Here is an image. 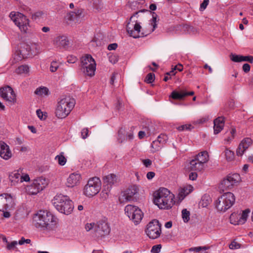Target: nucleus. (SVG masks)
Returning a JSON list of instances; mask_svg holds the SVG:
<instances>
[{
    "label": "nucleus",
    "instance_id": "obj_39",
    "mask_svg": "<svg viewBox=\"0 0 253 253\" xmlns=\"http://www.w3.org/2000/svg\"><path fill=\"white\" fill-rule=\"evenodd\" d=\"M242 56L243 55H236L232 53L230 55V59L232 61L235 62H240L242 61Z\"/></svg>",
    "mask_w": 253,
    "mask_h": 253
},
{
    "label": "nucleus",
    "instance_id": "obj_33",
    "mask_svg": "<svg viewBox=\"0 0 253 253\" xmlns=\"http://www.w3.org/2000/svg\"><path fill=\"white\" fill-rule=\"evenodd\" d=\"M49 90L46 87H40L35 91V93L38 95H48Z\"/></svg>",
    "mask_w": 253,
    "mask_h": 253
},
{
    "label": "nucleus",
    "instance_id": "obj_13",
    "mask_svg": "<svg viewBox=\"0 0 253 253\" xmlns=\"http://www.w3.org/2000/svg\"><path fill=\"white\" fill-rule=\"evenodd\" d=\"M48 184L47 180L43 177L34 179L32 183L27 187L26 191L30 195H36L42 190Z\"/></svg>",
    "mask_w": 253,
    "mask_h": 253
},
{
    "label": "nucleus",
    "instance_id": "obj_35",
    "mask_svg": "<svg viewBox=\"0 0 253 253\" xmlns=\"http://www.w3.org/2000/svg\"><path fill=\"white\" fill-rule=\"evenodd\" d=\"M225 156L228 161H231L234 159V152L227 148L225 150Z\"/></svg>",
    "mask_w": 253,
    "mask_h": 253
},
{
    "label": "nucleus",
    "instance_id": "obj_36",
    "mask_svg": "<svg viewBox=\"0 0 253 253\" xmlns=\"http://www.w3.org/2000/svg\"><path fill=\"white\" fill-rule=\"evenodd\" d=\"M250 211L249 209H246L244 211L242 212V214L240 216L239 221L240 222L244 223L248 216V214L250 212Z\"/></svg>",
    "mask_w": 253,
    "mask_h": 253
},
{
    "label": "nucleus",
    "instance_id": "obj_61",
    "mask_svg": "<svg viewBox=\"0 0 253 253\" xmlns=\"http://www.w3.org/2000/svg\"><path fill=\"white\" fill-rule=\"evenodd\" d=\"M189 179L192 180H195L197 177V174L195 172H192L189 174Z\"/></svg>",
    "mask_w": 253,
    "mask_h": 253
},
{
    "label": "nucleus",
    "instance_id": "obj_1",
    "mask_svg": "<svg viewBox=\"0 0 253 253\" xmlns=\"http://www.w3.org/2000/svg\"><path fill=\"white\" fill-rule=\"evenodd\" d=\"M57 219L51 213L47 211H40L33 218V224L42 230H51L57 224Z\"/></svg>",
    "mask_w": 253,
    "mask_h": 253
},
{
    "label": "nucleus",
    "instance_id": "obj_48",
    "mask_svg": "<svg viewBox=\"0 0 253 253\" xmlns=\"http://www.w3.org/2000/svg\"><path fill=\"white\" fill-rule=\"evenodd\" d=\"M209 119L208 117H203L194 122V124H202L207 122Z\"/></svg>",
    "mask_w": 253,
    "mask_h": 253
},
{
    "label": "nucleus",
    "instance_id": "obj_50",
    "mask_svg": "<svg viewBox=\"0 0 253 253\" xmlns=\"http://www.w3.org/2000/svg\"><path fill=\"white\" fill-rule=\"evenodd\" d=\"M109 60L112 63L115 64L118 61V57L116 55H111L109 57Z\"/></svg>",
    "mask_w": 253,
    "mask_h": 253
},
{
    "label": "nucleus",
    "instance_id": "obj_47",
    "mask_svg": "<svg viewBox=\"0 0 253 253\" xmlns=\"http://www.w3.org/2000/svg\"><path fill=\"white\" fill-rule=\"evenodd\" d=\"M207 250L206 247H194V248H191L189 249L190 251H194L196 252H200L201 251L205 252Z\"/></svg>",
    "mask_w": 253,
    "mask_h": 253
},
{
    "label": "nucleus",
    "instance_id": "obj_26",
    "mask_svg": "<svg viewBox=\"0 0 253 253\" xmlns=\"http://www.w3.org/2000/svg\"><path fill=\"white\" fill-rule=\"evenodd\" d=\"M21 173L20 170L14 171L9 175V179L11 181V185H15L16 183L20 182Z\"/></svg>",
    "mask_w": 253,
    "mask_h": 253
},
{
    "label": "nucleus",
    "instance_id": "obj_29",
    "mask_svg": "<svg viewBox=\"0 0 253 253\" xmlns=\"http://www.w3.org/2000/svg\"><path fill=\"white\" fill-rule=\"evenodd\" d=\"M193 191V187L191 185H188L181 188L179 192V198L183 199L187 195Z\"/></svg>",
    "mask_w": 253,
    "mask_h": 253
},
{
    "label": "nucleus",
    "instance_id": "obj_49",
    "mask_svg": "<svg viewBox=\"0 0 253 253\" xmlns=\"http://www.w3.org/2000/svg\"><path fill=\"white\" fill-rule=\"evenodd\" d=\"M17 244V242L16 241H12L11 243H8L7 245L6 248L8 250H11L14 249L16 245Z\"/></svg>",
    "mask_w": 253,
    "mask_h": 253
},
{
    "label": "nucleus",
    "instance_id": "obj_44",
    "mask_svg": "<svg viewBox=\"0 0 253 253\" xmlns=\"http://www.w3.org/2000/svg\"><path fill=\"white\" fill-rule=\"evenodd\" d=\"M95 226V223H87L85 226V228L87 231H89L91 230H93V235H94V231Z\"/></svg>",
    "mask_w": 253,
    "mask_h": 253
},
{
    "label": "nucleus",
    "instance_id": "obj_23",
    "mask_svg": "<svg viewBox=\"0 0 253 253\" xmlns=\"http://www.w3.org/2000/svg\"><path fill=\"white\" fill-rule=\"evenodd\" d=\"M213 123L214 133V134H218L223 128L224 126V118L218 117L214 120Z\"/></svg>",
    "mask_w": 253,
    "mask_h": 253
},
{
    "label": "nucleus",
    "instance_id": "obj_41",
    "mask_svg": "<svg viewBox=\"0 0 253 253\" xmlns=\"http://www.w3.org/2000/svg\"><path fill=\"white\" fill-rule=\"evenodd\" d=\"M155 79V74L152 73H150L147 74L145 78V82L148 84L152 83Z\"/></svg>",
    "mask_w": 253,
    "mask_h": 253
},
{
    "label": "nucleus",
    "instance_id": "obj_43",
    "mask_svg": "<svg viewBox=\"0 0 253 253\" xmlns=\"http://www.w3.org/2000/svg\"><path fill=\"white\" fill-rule=\"evenodd\" d=\"M59 67V65L56 61H53L50 66V71L51 72H55Z\"/></svg>",
    "mask_w": 253,
    "mask_h": 253
},
{
    "label": "nucleus",
    "instance_id": "obj_62",
    "mask_svg": "<svg viewBox=\"0 0 253 253\" xmlns=\"http://www.w3.org/2000/svg\"><path fill=\"white\" fill-rule=\"evenodd\" d=\"M118 47V44L116 43L110 44L108 46V49L109 50H115Z\"/></svg>",
    "mask_w": 253,
    "mask_h": 253
},
{
    "label": "nucleus",
    "instance_id": "obj_64",
    "mask_svg": "<svg viewBox=\"0 0 253 253\" xmlns=\"http://www.w3.org/2000/svg\"><path fill=\"white\" fill-rule=\"evenodd\" d=\"M173 70L175 71L176 70L181 72L183 70V66L180 64H178V65H176L174 68Z\"/></svg>",
    "mask_w": 253,
    "mask_h": 253
},
{
    "label": "nucleus",
    "instance_id": "obj_59",
    "mask_svg": "<svg viewBox=\"0 0 253 253\" xmlns=\"http://www.w3.org/2000/svg\"><path fill=\"white\" fill-rule=\"evenodd\" d=\"M77 14L75 12H71L69 13V19L70 20H74L77 18Z\"/></svg>",
    "mask_w": 253,
    "mask_h": 253
},
{
    "label": "nucleus",
    "instance_id": "obj_17",
    "mask_svg": "<svg viewBox=\"0 0 253 253\" xmlns=\"http://www.w3.org/2000/svg\"><path fill=\"white\" fill-rule=\"evenodd\" d=\"M14 202L13 198L7 194L0 195V211L10 210L13 207Z\"/></svg>",
    "mask_w": 253,
    "mask_h": 253
},
{
    "label": "nucleus",
    "instance_id": "obj_63",
    "mask_svg": "<svg viewBox=\"0 0 253 253\" xmlns=\"http://www.w3.org/2000/svg\"><path fill=\"white\" fill-rule=\"evenodd\" d=\"M155 175V172L153 171H149L147 173L146 176L148 179H152Z\"/></svg>",
    "mask_w": 253,
    "mask_h": 253
},
{
    "label": "nucleus",
    "instance_id": "obj_4",
    "mask_svg": "<svg viewBox=\"0 0 253 253\" xmlns=\"http://www.w3.org/2000/svg\"><path fill=\"white\" fill-rule=\"evenodd\" d=\"M75 104L74 99L69 97L61 98L58 103L55 111L57 117L60 119L66 118L70 113Z\"/></svg>",
    "mask_w": 253,
    "mask_h": 253
},
{
    "label": "nucleus",
    "instance_id": "obj_27",
    "mask_svg": "<svg viewBox=\"0 0 253 253\" xmlns=\"http://www.w3.org/2000/svg\"><path fill=\"white\" fill-rule=\"evenodd\" d=\"M194 159L204 165L209 161V155L207 151H203L196 155Z\"/></svg>",
    "mask_w": 253,
    "mask_h": 253
},
{
    "label": "nucleus",
    "instance_id": "obj_2",
    "mask_svg": "<svg viewBox=\"0 0 253 253\" xmlns=\"http://www.w3.org/2000/svg\"><path fill=\"white\" fill-rule=\"evenodd\" d=\"M174 197L168 189L160 188L154 193V203L160 209H169L175 203Z\"/></svg>",
    "mask_w": 253,
    "mask_h": 253
},
{
    "label": "nucleus",
    "instance_id": "obj_45",
    "mask_svg": "<svg viewBox=\"0 0 253 253\" xmlns=\"http://www.w3.org/2000/svg\"><path fill=\"white\" fill-rule=\"evenodd\" d=\"M162 246L161 244L154 245L152 247L151 252L153 253H159L160 252Z\"/></svg>",
    "mask_w": 253,
    "mask_h": 253
},
{
    "label": "nucleus",
    "instance_id": "obj_28",
    "mask_svg": "<svg viewBox=\"0 0 253 253\" xmlns=\"http://www.w3.org/2000/svg\"><path fill=\"white\" fill-rule=\"evenodd\" d=\"M145 131H140L138 132V137L140 139L143 138L146 133L150 135L154 133L153 126L152 124L149 125L147 126H145Z\"/></svg>",
    "mask_w": 253,
    "mask_h": 253
},
{
    "label": "nucleus",
    "instance_id": "obj_24",
    "mask_svg": "<svg viewBox=\"0 0 253 253\" xmlns=\"http://www.w3.org/2000/svg\"><path fill=\"white\" fill-rule=\"evenodd\" d=\"M104 183L107 185V188H110L118 181L117 176L114 174H110L105 176L103 178Z\"/></svg>",
    "mask_w": 253,
    "mask_h": 253
},
{
    "label": "nucleus",
    "instance_id": "obj_16",
    "mask_svg": "<svg viewBox=\"0 0 253 253\" xmlns=\"http://www.w3.org/2000/svg\"><path fill=\"white\" fill-rule=\"evenodd\" d=\"M0 96L11 104L16 102V94L13 89L8 85L0 88Z\"/></svg>",
    "mask_w": 253,
    "mask_h": 253
},
{
    "label": "nucleus",
    "instance_id": "obj_20",
    "mask_svg": "<svg viewBox=\"0 0 253 253\" xmlns=\"http://www.w3.org/2000/svg\"><path fill=\"white\" fill-rule=\"evenodd\" d=\"M81 176L79 173H73L67 179L66 185L68 187H73L80 182Z\"/></svg>",
    "mask_w": 253,
    "mask_h": 253
},
{
    "label": "nucleus",
    "instance_id": "obj_3",
    "mask_svg": "<svg viewBox=\"0 0 253 253\" xmlns=\"http://www.w3.org/2000/svg\"><path fill=\"white\" fill-rule=\"evenodd\" d=\"M56 209L61 213L66 215L70 214L73 209V203L67 196L62 194L56 195L52 201Z\"/></svg>",
    "mask_w": 253,
    "mask_h": 253
},
{
    "label": "nucleus",
    "instance_id": "obj_58",
    "mask_svg": "<svg viewBox=\"0 0 253 253\" xmlns=\"http://www.w3.org/2000/svg\"><path fill=\"white\" fill-rule=\"evenodd\" d=\"M250 65L248 63H245L243 66V70L245 73H248L250 70Z\"/></svg>",
    "mask_w": 253,
    "mask_h": 253
},
{
    "label": "nucleus",
    "instance_id": "obj_56",
    "mask_svg": "<svg viewBox=\"0 0 253 253\" xmlns=\"http://www.w3.org/2000/svg\"><path fill=\"white\" fill-rule=\"evenodd\" d=\"M31 242L30 239H25L24 237L21 238V239L19 241V244L22 245L24 244L25 243L27 244H30Z\"/></svg>",
    "mask_w": 253,
    "mask_h": 253
},
{
    "label": "nucleus",
    "instance_id": "obj_22",
    "mask_svg": "<svg viewBox=\"0 0 253 253\" xmlns=\"http://www.w3.org/2000/svg\"><path fill=\"white\" fill-rule=\"evenodd\" d=\"M0 156L6 160H8L12 156L9 146L3 141H0Z\"/></svg>",
    "mask_w": 253,
    "mask_h": 253
},
{
    "label": "nucleus",
    "instance_id": "obj_6",
    "mask_svg": "<svg viewBox=\"0 0 253 253\" xmlns=\"http://www.w3.org/2000/svg\"><path fill=\"white\" fill-rule=\"evenodd\" d=\"M235 198L231 192H226L219 197L216 203L217 209L221 211H225L234 204Z\"/></svg>",
    "mask_w": 253,
    "mask_h": 253
},
{
    "label": "nucleus",
    "instance_id": "obj_15",
    "mask_svg": "<svg viewBox=\"0 0 253 253\" xmlns=\"http://www.w3.org/2000/svg\"><path fill=\"white\" fill-rule=\"evenodd\" d=\"M146 232L150 238H158L161 234V224L158 220H153L147 225Z\"/></svg>",
    "mask_w": 253,
    "mask_h": 253
},
{
    "label": "nucleus",
    "instance_id": "obj_40",
    "mask_svg": "<svg viewBox=\"0 0 253 253\" xmlns=\"http://www.w3.org/2000/svg\"><path fill=\"white\" fill-rule=\"evenodd\" d=\"M194 127L191 124H186L181 125L177 127V129L179 131L184 130H191Z\"/></svg>",
    "mask_w": 253,
    "mask_h": 253
},
{
    "label": "nucleus",
    "instance_id": "obj_8",
    "mask_svg": "<svg viewBox=\"0 0 253 253\" xmlns=\"http://www.w3.org/2000/svg\"><path fill=\"white\" fill-rule=\"evenodd\" d=\"M9 17L21 32L24 33L28 32L29 21L24 15L19 12H11Z\"/></svg>",
    "mask_w": 253,
    "mask_h": 253
},
{
    "label": "nucleus",
    "instance_id": "obj_54",
    "mask_svg": "<svg viewBox=\"0 0 253 253\" xmlns=\"http://www.w3.org/2000/svg\"><path fill=\"white\" fill-rule=\"evenodd\" d=\"M42 11H37L34 14H32V17L34 20H37L42 16Z\"/></svg>",
    "mask_w": 253,
    "mask_h": 253
},
{
    "label": "nucleus",
    "instance_id": "obj_57",
    "mask_svg": "<svg viewBox=\"0 0 253 253\" xmlns=\"http://www.w3.org/2000/svg\"><path fill=\"white\" fill-rule=\"evenodd\" d=\"M143 164L146 167L148 168L152 165V161L150 159H145L142 161Z\"/></svg>",
    "mask_w": 253,
    "mask_h": 253
},
{
    "label": "nucleus",
    "instance_id": "obj_42",
    "mask_svg": "<svg viewBox=\"0 0 253 253\" xmlns=\"http://www.w3.org/2000/svg\"><path fill=\"white\" fill-rule=\"evenodd\" d=\"M152 26H153V29L152 30V32L154 31V30L156 29V28L157 27V24H156V22H157V18L158 17V15L157 14L154 12H153L152 13Z\"/></svg>",
    "mask_w": 253,
    "mask_h": 253
},
{
    "label": "nucleus",
    "instance_id": "obj_38",
    "mask_svg": "<svg viewBox=\"0 0 253 253\" xmlns=\"http://www.w3.org/2000/svg\"><path fill=\"white\" fill-rule=\"evenodd\" d=\"M93 5V7L98 11L103 8V3L101 0H94Z\"/></svg>",
    "mask_w": 253,
    "mask_h": 253
},
{
    "label": "nucleus",
    "instance_id": "obj_46",
    "mask_svg": "<svg viewBox=\"0 0 253 253\" xmlns=\"http://www.w3.org/2000/svg\"><path fill=\"white\" fill-rule=\"evenodd\" d=\"M241 247V245L235 241H233L229 245L231 249H237Z\"/></svg>",
    "mask_w": 253,
    "mask_h": 253
},
{
    "label": "nucleus",
    "instance_id": "obj_30",
    "mask_svg": "<svg viewBox=\"0 0 253 253\" xmlns=\"http://www.w3.org/2000/svg\"><path fill=\"white\" fill-rule=\"evenodd\" d=\"M169 97L174 100H182L185 97V94L184 90L180 91L174 90L171 92Z\"/></svg>",
    "mask_w": 253,
    "mask_h": 253
},
{
    "label": "nucleus",
    "instance_id": "obj_12",
    "mask_svg": "<svg viewBox=\"0 0 253 253\" xmlns=\"http://www.w3.org/2000/svg\"><path fill=\"white\" fill-rule=\"evenodd\" d=\"M82 67L84 73L89 76L94 75L96 69V63L94 59L90 55L86 54L81 59Z\"/></svg>",
    "mask_w": 253,
    "mask_h": 253
},
{
    "label": "nucleus",
    "instance_id": "obj_5",
    "mask_svg": "<svg viewBox=\"0 0 253 253\" xmlns=\"http://www.w3.org/2000/svg\"><path fill=\"white\" fill-rule=\"evenodd\" d=\"M34 49H37L36 45L35 44L30 45L26 43H21L19 49L14 53L12 64H13L23 59L33 56L36 52V51H34Z\"/></svg>",
    "mask_w": 253,
    "mask_h": 253
},
{
    "label": "nucleus",
    "instance_id": "obj_55",
    "mask_svg": "<svg viewBox=\"0 0 253 253\" xmlns=\"http://www.w3.org/2000/svg\"><path fill=\"white\" fill-rule=\"evenodd\" d=\"M30 181V177L28 174H26L24 175L21 174L20 182H23V181Z\"/></svg>",
    "mask_w": 253,
    "mask_h": 253
},
{
    "label": "nucleus",
    "instance_id": "obj_7",
    "mask_svg": "<svg viewBox=\"0 0 253 253\" xmlns=\"http://www.w3.org/2000/svg\"><path fill=\"white\" fill-rule=\"evenodd\" d=\"M138 13V12H136L130 17L129 22H128L126 27V31L129 36L135 39L145 36L143 33H140L141 26L139 23L137 22L136 20L134 19Z\"/></svg>",
    "mask_w": 253,
    "mask_h": 253
},
{
    "label": "nucleus",
    "instance_id": "obj_52",
    "mask_svg": "<svg viewBox=\"0 0 253 253\" xmlns=\"http://www.w3.org/2000/svg\"><path fill=\"white\" fill-rule=\"evenodd\" d=\"M88 129L87 128H84L82 130L81 135L83 139H85L88 136Z\"/></svg>",
    "mask_w": 253,
    "mask_h": 253
},
{
    "label": "nucleus",
    "instance_id": "obj_21",
    "mask_svg": "<svg viewBox=\"0 0 253 253\" xmlns=\"http://www.w3.org/2000/svg\"><path fill=\"white\" fill-rule=\"evenodd\" d=\"M252 143L251 138L247 137L244 138L240 143L236 153L238 156H242L244 152L249 148Z\"/></svg>",
    "mask_w": 253,
    "mask_h": 253
},
{
    "label": "nucleus",
    "instance_id": "obj_10",
    "mask_svg": "<svg viewBox=\"0 0 253 253\" xmlns=\"http://www.w3.org/2000/svg\"><path fill=\"white\" fill-rule=\"evenodd\" d=\"M241 181L240 175L238 173L229 174L221 181L219 188L223 192L232 189Z\"/></svg>",
    "mask_w": 253,
    "mask_h": 253
},
{
    "label": "nucleus",
    "instance_id": "obj_19",
    "mask_svg": "<svg viewBox=\"0 0 253 253\" xmlns=\"http://www.w3.org/2000/svg\"><path fill=\"white\" fill-rule=\"evenodd\" d=\"M69 41L64 36H59L56 37L53 41V44L60 48H67L69 46Z\"/></svg>",
    "mask_w": 253,
    "mask_h": 253
},
{
    "label": "nucleus",
    "instance_id": "obj_31",
    "mask_svg": "<svg viewBox=\"0 0 253 253\" xmlns=\"http://www.w3.org/2000/svg\"><path fill=\"white\" fill-rule=\"evenodd\" d=\"M167 139H168L167 135H166L164 134H161L158 137L157 140H156L153 141V142L151 144V146L153 148H156L155 147V145L156 143H159V144H163L165 143H166Z\"/></svg>",
    "mask_w": 253,
    "mask_h": 253
},
{
    "label": "nucleus",
    "instance_id": "obj_14",
    "mask_svg": "<svg viewBox=\"0 0 253 253\" xmlns=\"http://www.w3.org/2000/svg\"><path fill=\"white\" fill-rule=\"evenodd\" d=\"M110 230L108 223L106 220H99L95 223L94 236L97 238H103L109 235Z\"/></svg>",
    "mask_w": 253,
    "mask_h": 253
},
{
    "label": "nucleus",
    "instance_id": "obj_53",
    "mask_svg": "<svg viewBox=\"0 0 253 253\" xmlns=\"http://www.w3.org/2000/svg\"><path fill=\"white\" fill-rule=\"evenodd\" d=\"M209 2V0H204L203 2L201 4L200 9L202 11L205 10L208 6Z\"/></svg>",
    "mask_w": 253,
    "mask_h": 253
},
{
    "label": "nucleus",
    "instance_id": "obj_18",
    "mask_svg": "<svg viewBox=\"0 0 253 253\" xmlns=\"http://www.w3.org/2000/svg\"><path fill=\"white\" fill-rule=\"evenodd\" d=\"M137 193V187L135 185L129 187L124 193L119 200L121 203H126L133 199V196Z\"/></svg>",
    "mask_w": 253,
    "mask_h": 253
},
{
    "label": "nucleus",
    "instance_id": "obj_25",
    "mask_svg": "<svg viewBox=\"0 0 253 253\" xmlns=\"http://www.w3.org/2000/svg\"><path fill=\"white\" fill-rule=\"evenodd\" d=\"M190 169L193 171H200L202 170L204 168V165L202 164L195 159L190 161Z\"/></svg>",
    "mask_w": 253,
    "mask_h": 253
},
{
    "label": "nucleus",
    "instance_id": "obj_32",
    "mask_svg": "<svg viewBox=\"0 0 253 253\" xmlns=\"http://www.w3.org/2000/svg\"><path fill=\"white\" fill-rule=\"evenodd\" d=\"M15 72L18 74H27L29 72V67L26 65H21L16 69Z\"/></svg>",
    "mask_w": 253,
    "mask_h": 253
},
{
    "label": "nucleus",
    "instance_id": "obj_34",
    "mask_svg": "<svg viewBox=\"0 0 253 253\" xmlns=\"http://www.w3.org/2000/svg\"><path fill=\"white\" fill-rule=\"evenodd\" d=\"M64 153L61 152L59 155L55 157V159L57 160L58 164L60 166H64L67 162V160L64 156Z\"/></svg>",
    "mask_w": 253,
    "mask_h": 253
},
{
    "label": "nucleus",
    "instance_id": "obj_9",
    "mask_svg": "<svg viewBox=\"0 0 253 253\" xmlns=\"http://www.w3.org/2000/svg\"><path fill=\"white\" fill-rule=\"evenodd\" d=\"M101 188V181L99 178L94 177L88 180L84 189V194L88 197L96 195Z\"/></svg>",
    "mask_w": 253,
    "mask_h": 253
},
{
    "label": "nucleus",
    "instance_id": "obj_37",
    "mask_svg": "<svg viewBox=\"0 0 253 253\" xmlns=\"http://www.w3.org/2000/svg\"><path fill=\"white\" fill-rule=\"evenodd\" d=\"M190 212L186 209L182 211V217L185 222H187L190 219Z\"/></svg>",
    "mask_w": 253,
    "mask_h": 253
},
{
    "label": "nucleus",
    "instance_id": "obj_60",
    "mask_svg": "<svg viewBox=\"0 0 253 253\" xmlns=\"http://www.w3.org/2000/svg\"><path fill=\"white\" fill-rule=\"evenodd\" d=\"M37 115L38 117L41 119H43L44 120L45 119V117L43 118V112L40 110L38 109L36 111Z\"/></svg>",
    "mask_w": 253,
    "mask_h": 253
},
{
    "label": "nucleus",
    "instance_id": "obj_51",
    "mask_svg": "<svg viewBox=\"0 0 253 253\" xmlns=\"http://www.w3.org/2000/svg\"><path fill=\"white\" fill-rule=\"evenodd\" d=\"M242 61H248L251 63H253V56H243Z\"/></svg>",
    "mask_w": 253,
    "mask_h": 253
},
{
    "label": "nucleus",
    "instance_id": "obj_11",
    "mask_svg": "<svg viewBox=\"0 0 253 253\" xmlns=\"http://www.w3.org/2000/svg\"><path fill=\"white\" fill-rule=\"evenodd\" d=\"M125 214L135 224H138L143 217V212L138 207L128 205L125 208Z\"/></svg>",
    "mask_w": 253,
    "mask_h": 253
}]
</instances>
